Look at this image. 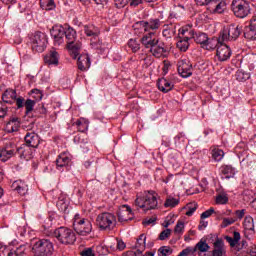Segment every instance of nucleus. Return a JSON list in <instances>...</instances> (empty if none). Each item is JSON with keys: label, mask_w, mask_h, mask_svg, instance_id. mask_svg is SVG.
Returning <instances> with one entry per match:
<instances>
[{"label": "nucleus", "mask_w": 256, "mask_h": 256, "mask_svg": "<svg viewBox=\"0 0 256 256\" xmlns=\"http://www.w3.org/2000/svg\"><path fill=\"white\" fill-rule=\"evenodd\" d=\"M135 205L143 209V211H150L151 209H157V193L153 191L145 192L144 194L137 196Z\"/></svg>", "instance_id": "1"}, {"label": "nucleus", "mask_w": 256, "mask_h": 256, "mask_svg": "<svg viewBox=\"0 0 256 256\" xmlns=\"http://www.w3.org/2000/svg\"><path fill=\"white\" fill-rule=\"evenodd\" d=\"M53 235L61 245H73L77 241V236L71 228L59 227L54 230Z\"/></svg>", "instance_id": "2"}, {"label": "nucleus", "mask_w": 256, "mask_h": 256, "mask_svg": "<svg viewBox=\"0 0 256 256\" xmlns=\"http://www.w3.org/2000/svg\"><path fill=\"white\" fill-rule=\"evenodd\" d=\"M35 256H51L55 251L53 242L47 239H41L35 242L32 247Z\"/></svg>", "instance_id": "3"}, {"label": "nucleus", "mask_w": 256, "mask_h": 256, "mask_svg": "<svg viewBox=\"0 0 256 256\" xmlns=\"http://www.w3.org/2000/svg\"><path fill=\"white\" fill-rule=\"evenodd\" d=\"M73 227L74 231L78 233V235H82V237H85L93 231V225L91 224V221L81 218V215L76 214L73 218Z\"/></svg>", "instance_id": "4"}, {"label": "nucleus", "mask_w": 256, "mask_h": 256, "mask_svg": "<svg viewBox=\"0 0 256 256\" xmlns=\"http://www.w3.org/2000/svg\"><path fill=\"white\" fill-rule=\"evenodd\" d=\"M117 224V218L115 215L109 213V212H103L99 214L96 218V225L101 229L102 231H111V229L115 228V225Z\"/></svg>", "instance_id": "5"}, {"label": "nucleus", "mask_w": 256, "mask_h": 256, "mask_svg": "<svg viewBox=\"0 0 256 256\" xmlns=\"http://www.w3.org/2000/svg\"><path fill=\"white\" fill-rule=\"evenodd\" d=\"M239 35H241V28H239V25L231 24L221 30L217 41L218 43H223V41H235V39L239 38Z\"/></svg>", "instance_id": "6"}, {"label": "nucleus", "mask_w": 256, "mask_h": 256, "mask_svg": "<svg viewBox=\"0 0 256 256\" xmlns=\"http://www.w3.org/2000/svg\"><path fill=\"white\" fill-rule=\"evenodd\" d=\"M231 9L235 15L240 19H245L249 13H251V8L249 3L245 0H233L231 4Z\"/></svg>", "instance_id": "7"}, {"label": "nucleus", "mask_w": 256, "mask_h": 256, "mask_svg": "<svg viewBox=\"0 0 256 256\" xmlns=\"http://www.w3.org/2000/svg\"><path fill=\"white\" fill-rule=\"evenodd\" d=\"M32 51L35 53H43L47 48V36L42 32H36L30 38Z\"/></svg>", "instance_id": "8"}, {"label": "nucleus", "mask_w": 256, "mask_h": 256, "mask_svg": "<svg viewBox=\"0 0 256 256\" xmlns=\"http://www.w3.org/2000/svg\"><path fill=\"white\" fill-rule=\"evenodd\" d=\"M194 41L206 49H215L218 44L217 38L210 40L206 33L198 32L194 34Z\"/></svg>", "instance_id": "9"}, {"label": "nucleus", "mask_w": 256, "mask_h": 256, "mask_svg": "<svg viewBox=\"0 0 256 256\" xmlns=\"http://www.w3.org/2000/svg\"><path fill=\"white\" fill-rule=\"evenodd\" d=\"M137 25L144 31L155 34V31L161 28L162 22L159 18H150L147 21H139Z\"/></svg>", "instance_id": "10"}, {"label": "nucleus", "mask_w": 256, "mask_h": 256, "mask_svg": "<svg viewBox=\"0 0 256 256\" xmlns=\"http://www.w3.org/2000/svg\"><path fill=\"white\" fill-rule=\"evenodd\" d=\"M178 73L184 79H187V77H191L193 75V66L191 65V61H189V59L184 58L178 62Z\"/></svg>", "instance_id": "11"}, {"label": "nucleus", "mask_w": 256, "mask_h": 256, "mask_svg": "<svg viewBox=\"0 0 256 256\" xmlns=\"http://www.w3.org/2000/svg\"><path fill=\"white\" fill-rule=\"evenodd\" d=\"M37 104L36 100L32 99H26L22 96H19L18 99H16V106L17 109H23L25 107V115H31L33 113V110L35 109V105Z\"/></svg>", "instance_id": "12"}, {"label": "nucleus", "mask_w": 256, "mask_h": 256, "mask_svg": "<svg viewBox=\"0 0 256 256\" xmlns=\"http://www.w3.org/2000/svg\"><path fill=\"white\" fill-rule=\"evenodd\" d=\"M50 33L55 45L59 47L65 43V26H54Z\"/></svg>", "instance_id": "13"}, {"label": "nucleus", "mask_w": 256, "mask_h": 256, "mask_svg": "<svg viewBox=\"0 0 256 256\" xmlns=\"http://www.w3.org/2000/svg\"><path fill=\"white\" fill-rule=\"evenodd\" d=\"M135 215L129 205H122L118 211V221L120 223H127V221H133Z\"/></svg>", "instance_id": "14"}, {"label": "nucleus", "mask_w": 256, "mask_h": 256, "mask_svg": "<svg viewBox=\"0 0 256 256\" xmlns=\"http://www.w3.org/2000/svg\"><path fill=\"white\" fill-rule=\"evenodd\" d=\"M244 236L246 239H251L255 235V222L253 217L246 216L243 222Z\"/></svg>", "instance_id": "15"}, {"label": "nucleus", "mask_w": 256, "mask_h": 256, "mask_svg": "<svg viewBox=\"0 0 256 256\" xmlns=\"http://www.w3.org/2000/svg\"><path fill=\"white\" fill-rule=\"evenodd\" d=\"M56 167L59 171H64L67 167H71V154L61 153L56 159Z\"/></svg>", "instance_id": "16"}, {"label": "nucleus", "mask_w": 256, "mask_h": 256, "mask_svg": "<svg viewBox=\"0 0 256 256\" xmlns=\"http://www.w3.org/2000/svg\"><path fill=\"white\" fill-rule=\"evenodd\" d=\"M24 141L26 146L31 147L32 149H37L41 143V138H39V134L35 132H27Z\"/></svg>", "instance_id": "17"}, {"label": "nucleus", "mask_w": 256, "mask_h": 256, "mask_svg": "<svg viewBox=\"0 0 256 256\" xmlns=\"http://www.w3.org/2000/svg\"><path fill=\"white\" fill-rule=\"evenodd\" d=\"M231 55H232L231 48L229 46L223 44V42H221L216 50V56H217L218 60L228 61V59L231 58Z\"/></svg>", "instance_id": "18"}, {"label": "nucleus", "mask_w": 256, "mask_h": 256, "mask_svg": "<svg viewBox=\"0 0 256 256\" xmlns=\"http://www.w3.org/2000/svg\"><path fill=\"white\" fill-rule=\"evenodd\" d=\"M16 152L21 157V159H25L26 161L33 159V148L31 146L23 144L22 146L16 149Z\"/></svg>", "instance_id": "19"}, {"label": "nucleus", "mask_w": 256, "mask_h": 256, "mask_svg": "<svg viewBox=\"0 0 256 256\" xmlns=\"http://www.w3.org/2000/svg\"><path fill=\"white\" fill-rule=\"evenodd\" d=\"M178 35L182 39H186L187 41H190L191 39H195V30H193V26L191 25L182 26L179 29Z\"/></svg>", "instance_id": "20"}, {"label": "nucleus", "mask_w": 256, "mask_h": 256, "mask_svg": "<svg viewBox=\"0 0 256 256\" xmlns=\"http://www.w3.org/2000/svg\"><path fill=\"white\" fill-rule=\"evenodd\" d=\"M20 127H21V119L17 117H12L6 123L5 131L7 133H16V131H19Z\"/></svg>", "instance_id": "21"}, {"label": "nucleus", "mask_w": 256, "mask_h": 256, "mask_svg": "<svg viewBox=\"0 0 256 256\" xmlns=\"http://www.w3.org/2000/svg\"><path fill=\"white\" fill-rule=\"evenodd\" d=\"M17 92L13 89H7L2 95V101L4 103H8L9 105H13V103H17Z\"/></svg>", "instance_id": "22"}, {"label": "nucleus", "mask_w": 256, "mask_h": 256, "mask_svg": "<svg viewBox=\"0 0 256 256\" xmlns=\"http://www.w3.org/2000/svg\"><path fill=\"white\" fill-rule=\"evenodd\" d=\"M227 4L224 0H212L210 3V13H218L221 14L225 11Z\"/></svg>", "instance_id": "23"}, {"label": "nucleus", "mask_w": 256, "mask_h": 256, "mask_svg": "<svg viewBox=\"0 0 256 256\" xmlns=\"http://www.w3.org/2000/svg\"><path fill=\"white\" fill-rule=\"evenodd\" d=\"M153 35V32H149L141 38V43L143 46H145L146 49L150 50L154 45H157V43H159V40L153 38Z\"/></svg>", "instance_id": "24"}, {"label": "nucleus", "mask_w": 256, "mask_h": 256, "mask_svg": "<svg viewBox=\"0 0 256 256\" xmlns=\"http://www.w3.org/2000/svg\"><path fill=\"white\" fill-rule=\"evenodd\" d=\"M159 91L162 93H169L174 87L173 82L167 80V78H160L157 82Z\"/></svg>", "instance_id": "25"}, {"label": "nucleus", "mask_w": 256, "mask_h": 256, "mask_svg": "<svg viewBox=\"0 0 256 256\" xmlns=\"http://www.w3.org/2000/svg\"><path fill=\"white\" fill-rule=\"evenodd\" d=\"M11 188L13 191H17L19 195H27V192L29 191L27 184L21 180L14 181L11 185Z\"/></svg>", "instance_id": "26"}, {"label": "nucleus", "mask_w": 256, "mask_h": 256, "mask_svg": "<svg viewBox=\"0 0 256 256\" xmlns=\"http://www.w3.org/2000/svg\"><path fill=\"white\" fill-rule=\"evenodd\" d=\"M46 65H59V53L55 50L50 51L44 56Z\"/></svg>", "instance_id": "27"}, {"label": "nucleus", "mask_w": 256, "mask_h": 256, "mask_svg": "<svg viewBox=\"0 0 256 256\" xmlns=\"http://www.w3.org/2000/svg\"><path fill=\"white\" fill-rule=\"evenodd\" d=\"M89 67H91V59L89 58V55H80L78 57V69H80V71H87Z\"/></svg>", "instance_id": "28"}, {"label": "nucleus", "mask_w": 256, "mask_h": 256, "mask_svg": "<svg viewBox=\"0 0 256 256\" xmlns=\"http://www.w3.org/2000/svg\"><path fill=\"white\" fill-rule=\"evenodd\" d=\"M65 32H64V37L66 39V43L67 45L69 43H74V41H76L77 39V32L75 31V29H73V27L71 26H64Z\"/></svg>", "instance_id": "29"}, {"label": "nucleus", "mask_w": 256, "mask_h": 256, "mask_svg": "<svg viewBox=\"0 0 256 256\" xmlns=\"http://www.w3.org/2000/svg\"><path fill=\"white\" fill-rule=\"evenodd\" d=\"M82 46L83 45L79 41H74L72 43L67 44V48L71 53L72 59H77V57H79V52L81 51Z\"/></svg>", "instance_id": "30"}, {"label": "nucleus", "mask_w": 256, "mask_h": 256, "mask_svg": "<svg viewBox=\"0 0 256 256\" xmlns=\"http://www.w3.org/2000/svg\"><path fill=\"white\" fill-rule=\"evenodd\" d=\"M165 52V44L159 42L154 44L150 49V53H152V55L157 58L163 57L165 55Z\"/></svg>", "instance_id": "31"}, {"label": "nucleus", "mask_w": 256, "mask_h": 256, "mask_svg": "<svg viewBox=\"0 0 256 256\" xmlns=\"http://www.w3.org/2000/svg\"><path fill=\"white\" fill-rule=\"evenodd\" d=\"M16 153V148L7 146L6 148H3L0 150V160L3 162L8 161V159H11L13 155Z\"/></svg>", "instance_id": "32"}, {"label": "nucleus", "mask_w": 256, "mask_h": 256, "mask_svg": "<svg viewBox=\"0 0 256 256\" xmlns=\"http://www.w3.org/2000/svg\"><path fill=\"white\" fill-rule=\"evenodd\" d=\"M209 251V244L201 239L194 247V252L198 253L199 256H205V253Z\"/></svg>", "instance_id": "33"}, {"label": "nucleus", "mask_w": 256, "mask_h": 256, "mask_svg": "<svg viewBox=\"0 0 256 256\" xmlns=\"http://www.w3.org/2000/svg\"><path fill=\"white\" fill-rule=\"evenodd\" d=\"M84 33L87 37L97 39V37H99V28L95 27V25H86L84 26Z\"/></svg>", "instance_id": "34"}, {"label": "nucleus", "mask_w": 256, "mask_h": 256, "mask_svg": "<svg viewBox=\"0 0 256 256\" xmlns=\"http://www.w3.org/2000/svg\"><path fill=\"white\" fill-rule=\"evenodd\" d=\"M220 171H221L222 175H224L225 179H231V177H235V173H237L235 168L231 165L222 166L220 168Z\"/></svg>", "instance_id": "35"}, {"label": "nucleus", "mask_w": 256, "mask_h": 256, "mask_svg": "<svg viewBox=\"0 0 256 256\" xmlns=\"http://www.w3.org/2000/svg\"><path fill=\"white\" fill-rule=\"evenodd\" d=\"M146 241L147 236H145V234H141L139 238H137L134 248H136L138 253H143V251H145Z\"/></svg>", "instance_id": "36"}, {"label": "nucleus", "mask_w": 256, "mask_h": 256, "mask_svg": "<svg viewBox=\"0 0 256 256\" xmlns=\"http://www.w3.org/2000/svg\"><path fill=\"white\" fill-rule=\"evenodd\" d=\"M73 125H76L80 133H85L89 129V120L85 118H79Z\"/></svg>", "instance_id": "37"}, {"label": "nucleus", "mask_w": 256, "mask_h": 256, "mask_svg": "<svg viewBox=\"0 0 256 256\" xmlns=\"http://www.w3.org/2000/svg\"><path fill=\"white\" fill-rule=\"evenodd\" d=\"M90 45L92 49H97L98 51H105L107 49V45L99 40V36L96 39H91Z\"/></svg>", "instance_id": "38"}, {"label": "nucleus", "mask_w": 256, "mask_h": 256, "mask_svg": "<svg viewBox=\"0 0 256 256\" xmlns=\"http://www.w3.org/2000/svg\"><path fill=\"white\" fill-rule=\"evenodd\" d=\"M245 39H248L249 41H255L256 39V28L253 27V24H250L248 27H246L244 32Z\"/></svg>", "instance_id": "39"}, {"label": "nucleus", "mask_w": 256, "mask_h": 256, "mask_svg": "<svg viewBox=\"0 0 256 256\" xmlns=\"http://www.w3.org/2000/svg\"><path fill=\"white\" fill-rule=\"evenodd\" d=\"M213 256H223L225 255V246L222 241H216L214 243Z\"/></svg>", "instance_id": "40"}, {"label": "nucleus", "mask_w": 256, "mask_h": 256, "mask_svg": "<svg viewBox=\"0 0 256 256\" xmlns=\"http://www.w3.org/2000/svg\"><path fill=\"white\" fill-rule=\"evenodd\" d=\"M190 45L191 44L189 43V40H186L185 38H181V36H179V40L176 43V47L177 49H179V51L185 53L189 49Z\"/></svg>", "instance_id": "41"}, {"label": "nucleus", "mask_w": 256, "mask_h": 256, "mask_svg": "<svg viewBox=\"0 0 256 256\" xmlns=\"http://www.w3.org/2000/svg\"><path fill=\"white\" fill-rule=\"evenodd\" d=\"M40 7L44 11H53L55 9V1L54 0H40Z\"/></svg>", "instance_id": "42"}, {"label": "nucleus", "mask_w": 256, "mask_h": 256, "mask_svg": "<svg viewBox=\"0 0 256 256\" xmlns=\"http://www.w3.org/2000/svg\"><path fill=\"white\" fill-rule=\"evenodd\" d=\"M128 3L133 7H137V5L141 4V0H115V5L119 8L125 7Z\"/></svg>", "instance_id": "43"}, {"label": "nucleus", "mask_w": 256, "mask_h": 256, "mask_svg": "<svg viewBox=\"0 0 256 256\" xmlns=\"http://www.w3.org/2000/svg\"><path fill=\"white\" fill-rule=\"evenodd\" d=\"M175 33H177V30L174 25L166 26V28H164L162 31V35L163 37H166V39H171V37H175Z\"/></svg>", "instance_id": "44"}, {"label": "nucleus", "mask_w": 256, "mask_h": 256, "mask_svg": "<svg viewBox=\"0 0 256 256\" xmlns=\"http://www.w3.org/2000/svg\"><path fill=\"white\" fill-rule=\"evenodd\" d=\"M112 243L114 245L108 244V247H110V249H112L113 251H115V249H119V251H123V249H125L126 247L125 242H123V240L112 239Z\"/></svg>", "instance_id": "45"}, {"label": "nucleus", "mask_w": 256, "mask_h": 256, "mask_svg": "<svg viewBox=\"0 0 256 256\" xmlns=\"http://www.w3.org/2000/svg\"><path fill=\"white\" fill-rule=\"evenodd\" d=\"M129 49H131L132 53H137L139 49H141V43L137 39H130L127 43Z\"/></svg>", "instance_id": "46"}, {"label": "nucleus", "mask_w": 256, "mask_h": 256, "mask_svg": "<svg viewBox=\"0 0 256 256\" xmlns=\"http://www.w3.org/2000/svg\"><path fill=\"white\" fill-rule=\"evenodd\" d=\"M174 233L178 236L185 233V222L183 220H178L176 226L174 227Z\"/></svg>", "instance_id": "47"}, {"label": "nucleus", "mask_w": 256, "mask_h": 256, "mask_svg": "<svg viewBox=\"0 0 256 256\" xmlns=\"http://www.w3.org/2000/svg\"><path fill=\"white\" fill-rule=\"evenodd\" d=\"M235 77H236L237 81H240L243 83V82L247 81L248 79H250L251 74H249L243 70H238L235 74Z\"/></svg>", "instance_id": "48"}, {"label": "nucleus", "mask_w": 256, "mask_h": 256, "mask_svg": "<svg viewBox=\"0 0 256 256\" xmlns=\"http://www.w3.org/2000/svg\"><path fill=\"white\" fill-rule=\"evenodd\" d=\"M240 239H241V234L239 232H234L233 238L229 236L226 237V241L230 243L231 247H235V245L239 243Z\"/></svg>", "instance_id": "49"}, {"label": "nucleus", "mask_w": 256, "mask_h": 256, "mask_svg": "<svg viewBox=\"0 0 256 256\" xmlns=\"http://www.w3.org/2000/svg\"><path fill=\"white\" fill-rule=\"evenodd\" d=\"M173 255V248L170 246H162L158 249V256H169Z\"/></svg>", "instance_id": "50"}, {"label": "nucleus", "mask_w": 256, "mask_h": 256, "mask_svg": "<svg viewBox=\"0 0 256 256\" xmlns=\"http://www.w3.org/2000/svg\"><path fill=\"white\" fill-rule=\"evenodd\" d=\"M177 205H179V199L171 196H169L164 203V207H170L171 209H173V207H177Z\"/></svg>", "instance_id": "51"}, {"label": "nucleus", "mask_w": 256, "mask_h": 256, "mask_svg": "<svg viewBox=\"0 0 256 256\" xmlns=\"http://www.w3.org/2000/svg\"><path fill=\"white\" fill-rule=\"evenodd\" d=\"M215 213V215H217V217H219L221 215V212L217 211L215 212V208L211 207L210 209L204 211L201 214V219H209V217H211V215H213Z\"/></svg>", "instance_id": "52"}, {"label": "nucleus", "mask_w": 256, "mask_h": 256, "mask_svg": "<svg viewBox=\"0 0 256 256\" xmlns=\"http://www.w3.org/2000/svg\"><path fill=\"white\" fill-rule=\"evenodd\" d=\"M215 201L217 205H227V203H229V196H227V194H219L216 196Z\"/></svg>", "instance_id": "53"}, {"label": "nucleus", "mask_w": 256, "mask_h": 256, "mask_svg": "<svg viewBox=\"0 0 256 256\" xmlns=\"http://www.w3.org/2000/svg\"><path fill=\"white\" fill-rule=\"evenodd\" d=\"M212 157L216 161H222L223 157H225V152L221 149L212 150Z\"/></svg>", "instance_id": "54"}, {"label": "nucleus", "mask_w": 256, "mask_h": 256, "mask_svg": "<svg viewBox=\"0 0 256 256\" xmlns=\"http://www.w3.org/2000/svg\"><path fill=\"white\" fill-rule=\"evenodd\" d=\"M30 95L35 99L34 101H41L43 99V92L39 89H32Z\"/></svg>", "instance_id": "55"}, {"label": "nucleus", "mask_w": 256, "mask_h": 256, "mask_svg": "<svg viewBox=\"0 0 256 256\" xmlns=\"http://www.w3.org/2000/svg\"><path fill=\"white\" fill-rule=\"evenodd\" d=\"M8 112L9 107H7V104H5V102H0V119H3V117H7Z\"/></svg>", "instance_id": "56"}, {"label": "nucleus", "mask_w": 256, "mask_h": 256, "mask_svg": "<svg viewBox=\"0 0 256 256\" xmlns=\"http://www.w3.org/2000/svg\"><path fill=\"white\" fill-rule=\"evenodd\" d=\"M0 256H15V251L7 247H1Z\"/></svg>", "instance_id": "57"}, {"label": "nucleus", "mask_w": 256, "mask_h": 256, "mask_svg": "<svg viewBox=\"0 0 256 256\" xmlns=\"http://www.w3.org/2000/svg\"><path fill=\"white\" fill-rule=\"evenodd\" d=\"M235 223V219L233 218H223L221 227L225 229V227H229V225H233Z\"/></svg>", "instance_id": "58"}, {"label": "nucleus", "mask_w": 256, "mask_h": 256, "mask_svg": "<svg viewBox=\"0 0 256 256\" xmlns=\"http://www.w3.org/2000/svg\"><path fill=\"white\" fill-rule=\"evenodd\" d=\"M34 113H38L39 115H47V108H45V105L40 104L36 107Z\"/></svg>", "instance_id": "59"}, {"label": "nucleus", "mask_w": 256, "mask_h": 256, "mask_svg": "<svg viewBox=\"0 0 256 256\" xmlns=\"http://www.w3.org/2000/svg\"><path fill=\"white\" fill-rule=\"evenodd\" d=\"M170 235H171V229H165L160 233L159 239L160 241H165V239H169Z\"/></svg>", "instance_id": "60"}, {"label": "nucleus", "mask_w": 256, "mask_h": 256, "mask_svg": "<svg viewBox=\"0 0 256 256\" xmlns=\"http://www.w3.org/2000/svg\"><path fill=\"white\" fill-rule=\"evenodd\" d=\"M15 256H24L25 255V246L21 245L16 250H14Z\"/></svg>", "instance_id": "61"}, {"label": "nucleus", "mask_w": 256, "mask_h": 256, "mask_svg": "<svg viewBox=\"0 0 256 256\" xmlns=\"http://www.w3.org/2000/svg\"><path fill=\"white\" fill-rule=\"evenodd\" d=\"M195 211H197V204H193V206L188 208V211L186 212L187 217H191Z\"/></svg>", "instance_id": "62"}, {"label": "nucleus", "mask_w": 256, "mask_h": 256, "mask_svg": "<svg viewBox=\"0 0 256 256\" xmlns=\"http://www.w3.org/2000/svg\"><path fill=\"white\" fill-rule=\"evenodd\" d=\"M213 0H195L196 5H199L200 7H203L205 5L211 4Z\"/></svg>", "instance_id": "63"}, {"label": "nucleus", "mask_w": 256, "mask_h": 256, "mask_svg": "<svg viewBox=\"0 0 256 256\" xmlns=\"http://www.w3.org/2000/svg\"><path fill=\"white\" fill-rule=\"evenodd\" d=\"M235 215L238 217V219H242L245 217V209L236 210Z\"/></svg>", "instance_id": "64"}]
</instances>
